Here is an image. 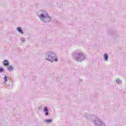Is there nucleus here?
Returning a JSON list of instances; mask_svg holds the SVG:
<instances>
[{
  "mask_svg": "<svg viewBox=\"0 0 126 126\" xmlns=\"http://www.w3.org/2000/svg\"><path fill=\"white\" fill-rule=\"evenodd\" d=\"M39 19L44 23H49L52 21V17L50 16L48 11L40 10L37 13Z\"/></svg>",
  "mask_w": 126,
  "mask_h": 126,
  "instance_id": "f257e3e1",
  "label": "nucleus"
},
{
  "mask_svg": "<svg viewBox=\"0 0 126 126\" xmlns=\"http://www.w3.org/2000/svg\"><path fill=\"white\" fill-rule=\"evenodd\" d=\"M45 59L47 61L51 62V63H54V62H58V58L57 57V55L56 53L52 52L49 51L45 54Z\"/></svg>",
  "mask_w": 126,
  "mask_h": 126,
  "instance_id": "f03ea898",
  "label": "nucleus"
},
{
  "mask_svg": "<svg viewBox=\"0 0 126 126\" xmlns=\"http://www.w3.org/2000/svg\"><path fill=\"white\" fill-rule=\"evenodd\" d=\"M75 60H76V62L81 63L84 60H86V55L82 52L77 53L75 55Z\"/></svg>",
  "mask_w": 126,
  "mask_h": 126,
  "instance_id": "7ed1b4c3",
  "label": "nucleus"
},
{
  "mask_svg": "<svg viewBox=\"0 0 126 126\" xmlns=\"http://www.w3.org/2000/svg\"><path fill=\"white\" fill-rule=\"evenodd\" d=\"M94 123L96 126H105V124L98 118H96L94 120Z\"/></svg>",
  "mask_w": 126,
  "mask_h": 126,
  "instance_id": "20e7f679",
  "label": "nucleus"
},
{
  "mask_svg": "<svg viewBox=\"0 0 126 126\" xmlns=\"http://www.w3.org/2000/svg\"><path fill=\"white\" fill-rule=\"evenodd\" d=\"M43 111L44 112V113H45L44 114L45 116H49V109H48V107H44Z\"/></svg>",
  "mask_w": 126,
  "mask_h": 126,
  "instance_id": "39448f33",
  "label": "nucleus"
},
{
  "mask_svg": "<svg viewBox=\"0 0 126 126\" xmlns=\"http://www.w3.org/2000/svg\"><path fill=\"white\" fill-rule=\"evenodd\" d=\"M2 64L4 65V66H9V63L7 60H4L2 62Z\"/></svg>",
  "mask_w": 126,
  "mask_h": 126,
  "instance_id": "423d86ee",
  "label": "nucleus"
},
{
  "mask_svg": "<svg viewBox=\"0 0 126 126\" xmlns=\"http://www.w3.org/2000/svg\"><path fill=\"white\" fill-rule=\"evenodd\" d=\"M17 30L18 32H19V33H21V34H24V33L23 32V31L22 30V29L20 27L17 28Z\"/></svg>",
  "mask_w": 126,
  "mask_h": 126,
  "instance_id": "0eeeda50",
  "label": "nucleus"
},
{
  "mask_svg": "<svg viewBox=\"0 0 126 126\" xmlns=\"http://www.w3.org/2000/svg\"><path fill=\"white\" fill-rule=\"evenodd\" d=\"M108 58H109V56L106 53L104 54L103 59L105 61H106V62H107V61H108Z\"/></svg>",
  "mask_w": 126,
  "mask_h": 126,
  "instance_id": "6e6552de",
  "label": "nucleus"
},
{
  "mask_svg": "<svg viewBox=\"0 0 126 126\" xmlns=\"http://www.w3.org/2000/svg\"><path fill=\"white\" fill-rule=\"evenodd\" d=\"M7 68L8 71H12V70H13V67H12L11 65H10Z\"/></svg>",
  "mask_w": 126,
  "mask_h": 126,
  "instance_id": "1a4fd4ad",
  "label": "nucleus"
},
{
  "mask_svg": "<svg viewBox=\"0 0 126 126\" xmlns=\"http://www.w3.org/2000/svg\"><path fill=\"white\" fill-rule=\"evenodd\" d=\"M53 122V120L52 119H46L45 120V122L47 123V124H51Z\"/></svg>",
  "mask_w": 126,
  "mask_h": 126,
  "instance_id": "9d476101",
  "label": "nucleus"
},
{
  "mask_svg": "<svg viewBox=\"0 0 126 126\" xmlns=\"http://www.w3.org/2000/svg\"><path fill=\"white\" fill-rule=\"evenodd\" d=\"M116 83L118 84H121L122 83V80H120L119 78L116 80Z\"/></svg>",
  "mask_w": 126,
  "mask_h": 126,
  "instance_id": "9b49d317",
  "label": "nucleus"
},
{
  "mask_svg": "<svg viewBox=\"0 0 126 126\" xmlns=\"http://www.w3.org/2000/svg\"><path fill=\"white\" fill-rule=\"evenodd\" d=\"M20 40L23 43H25V38H24V37H21L20 38Z\"/></svg>",
  "mask_w": 126,
  "mask_h": 126,
  "instance_id": "f8f14e48",
  "label": "nucleus"
},
{
  "mask_svg": "<svg viewBox=\"0 0 126 126\" xmlns=\"http://www.w3.org/2000/svg\"><path fill=\"white\" fill-rule=\"evenodd\" d=\"M84 118H86V119H88V114L86 113L84 115Z\"/></svg>",
  "mask_w": 126,
  "mask_h": 126,
  "instance_id": "ddd939ff",
  "label": "nucleus"
},
{
  "mask_svg": "<svg viewBox=\"0 0 126 126\" xmlns=\"http://www.w3.org/2000/svg\"><path fill=\"white\" fill-rule=\"evenodd\" d=\"M4 71V69L2 68H0V73Z\"/></svg>",
  "mask_w": 126,
  "mask_h": 126,
  "instance_id": "4468645a",
  "label": "nucleus"
},
{
  "mask_svg": "<svg viewBox=\"0 0 126 126\" xmlns=\"http://www.w3.org/2000/svg\"><path fill=\"white\" fill-rule=\"evenodd\" d=\"M4 82H6V81H7V77H6V76H4Z\"/></svg>",
  "mask_w": 126,
  "mask_h": 126,
  "instance_id": "2eb2a0df",
  "label": "nucleus"
},
{
  "mask_svg": "<svg viewBox=\"0 0 126 126\" xmlns=\"http://www.w3.org/2000/svg\"><path fill=\"white\" fill-rule=\"evenodd\" d=\"M9 86H12V82H10V83L9 84Z\"/></svg>",
  "mask_w": 126,
  "mask_h": 126,
  "instance_id": "dca6fc26",
  "label": "nucleus"
},
{
  "mask_svg": "<svg viewBox=\"0 0 126 126\" xmlns=\"http://www.w3.org/2000/svg\"><path fill=\"white\" fill-rule=\"evenodd\" d=\"M58 23V21L56 22V23Z\"/></svg>",
  "mask_w": 126,
  "mask_h": 126,
  "instance_id": "f3484780",
  "label": "nucleus"
}]
</instances>
